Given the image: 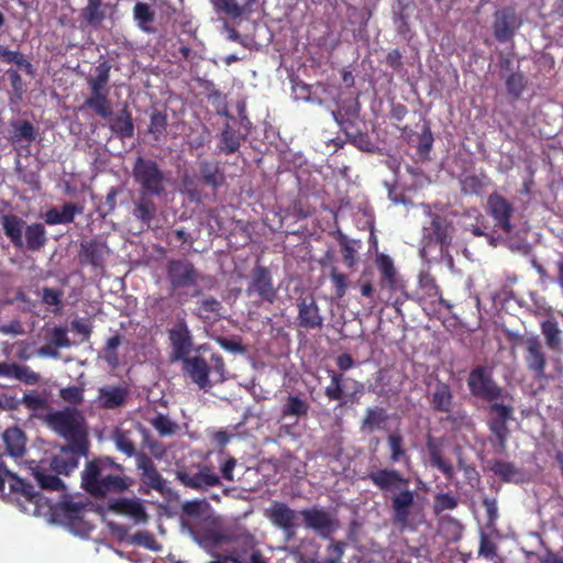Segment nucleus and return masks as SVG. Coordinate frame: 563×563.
Masks as SVG:
<instances>
[{"label": "nucleus", "instance_id": "7ed1b4c3", "mask_svg": "<svg viewBox=\"0 0 563 563\" xmlns=\"http://www.w3.org/2000/svg\"><path fill=\"white\" fill-rule=\"evenodd\" d=\"M197 351L202 354L185 357L183 369L195 384L207 390L213 384L224 380V362L219 354L210 353L207 357L205 354L209 352V349L206 345L199 346Z\"/></svg>", "mask_w": 563, "mask_h": 563}, {"label": "nucleus", "instance_id": "aec40b11", "mask_svg": "<svg viewBox=\"0 0 563 563\" xmlns=\"http://www.w3.org/2000/svg\"><path fill=\"white\" fill-rule=\"evenodd\" d=\"M129 397L126 386H106L99 388L97 404L103 409H117L122 407Z\"/></svg>", "mask_w": 563, "mask_h": 563}, {"label": "nucleus", "instance_id": "c756f323", "mask_svg": "<svg viewBox=\"0 0 563 563\" xmlns=\"http://www.w3.org/2000/svg\"><path fill=\"white\" fill-rule=\"evenodd\" d=\"M108 508L119 515L132 517L134 520H141V501L134 499L119 498L109 501Z\"/></svg>", "mask_w": 563, "mask_h": 563}, {"label": "nucleus", "instance_id": "cd10ccee", "mask_svg": "<svg viewBox=\"0 0 563 563\" xmlns=\"http://www.w3.org/2000/svg\"><path fill=\"white\" fill-rule=\"evenodd\" d=\"M144 417L162 437L173 435L178 430V424L172 421L163 411L154 412L147 409Z\"/></svg>", "mask_w": 563, "mask_h": 563}, {"label": "nucleus", "instance_id": "6e6552de", "mask_svg": "<svg viewBox=\"0 0 563 563\" xmlns=\"http://www.w3.org/2000/svg\"><path fill=\"white\" fill-rule=\"evenodd\" d=\"M9 490H4V495H0L8 503L16 504L23 511L26 510V504H34L37 506L41 501L42 494L35 487L15 474L8 472L5 482Z\"/></svg>", "mask_w": 563, "mask_h": 563}, {"label": "nucleus", "instance_id": "2eb2a0df", "mask_svg": "<svg viewBox=\"0 0 563 563\" xmlns=\"http://www.w3.org/2000/svg\"><path fill=\"white\" fill-rule=\"evenodd\" d=\"M168 277L174 289L194 286L197 280V273L192 265L186 261L172 262Z\"/></svg>", "mask_w": 563, "mask_h": 563}, {"label": "nucleus", "instance_id": "8fccbe9b", "mask_svg": "<svg viewBox=\"0 0 563 563\" xmlns=\"http://www.w3.org/2000/svg\"><path fill=\"white\" fill-rule=\"evenodd\" d=\"M49 342L57 349H67L71 346V342L67 335V329L55 327L51 331Z\"/></svg>", "mask_w": 563, "mask_h": 563}, {"label": "nucleus", "instance_id": "79ce46f5", "mask_svg": "<svg viewBox=\"0 0 563 563\" xmlns=\"http://www.w3.org/2000/svg\"><path fill=\"white\" fill-rule=\"evenodd\" d=\"M120 344L121 336L119 334H114L107 340L103 347V358L112 368H117L119 366V355L117 350Z\"/></svg>", "mask_w": 563, "mask_h": 563}, {"label": "nucleus", "instance_id": "c9c22d12", "mask_svg": "<svg viewBox=\"0 0 563 563\" xmlns=\"http://www.w3.org/2000/svg\"><path fill=\"white\" fill-rule=\"evenodd\" d=\"M452 405V394L446 384L438 383L432 393V406L434 409L448 412Z\"/></svg>", "mask_w": 563, "mask_h": 563}, {"label": "nucleus", "instance_id": "f704fd0d", "mask_svg": "<svg viewBox=\"0 0 563 563\" xmlns=\"http://www.w3.org/2000/svg\"><path fill=\"white\" fill-rule=\"evenodd\" d=\"M490 470L506 482L519 483L522 482L525 477L523 473L514 464L504 461L493 462Z\"/></svg>", "mask_w": 563, "mask_h": 563}, {"label": "nucleus", "instance_id": "680f3d73", "mask_svg": "<svg viewBox=\"0 0 563 563\" xmlns=\"http://www.w3.org/2000/svg\"><path fill=\"white\" fill-rule=\"evenodd\" d=\"M220 308V302L213 298H207L201 300L198 308V313L201 318H210L211 312H217Z\"/></svg>", "mask_w": 563, "mask_h": 563}, {"label": "nucleus", "instance_id": "864d4df0", "mask_svg": "<svg viewBox=\"0 0 563 563\" xmlns=\"http://www.w3.org/2000/svg\"><path fill=\"white\" fill-rule=\"evenodd\" d=\"M166 130V117L161 112H154L151 115V123L148 126V133L153 134L155 139H158Z\"/></svg>", "mask_w": 563, "mask_h": 563}, {"label": "nucleus", "instance_id": "603ef678", "mask_svg": "<svg viewBox=\"0 0 563 563\" xmlns=\"http://www.w3.org/2000/svg\"><path fill=\"white\" fill-rule=\"evenodd\" d=\"M507 89L510 95L518 98L522 95L525 87H526V80L521 74H512L507 79Z\"/></svg>", "mask_w": 563, "mask_h": 563}, {"label": "nucleus", "instance_id": "a18cd8bd", "mask_svg": "<svg viewBox=\"0 0 563 563\" xmlns=\"http://www.w3.org/2000/svg\"><path fill=\"white\" fill-rule=\"evenodd\" d=\"M385 420L386 413L384 409L369 408L367 409L366 417L363 421V429L371 432L379 428Z\"/></svg>", "mask_w": 563, "mask_h": 563}, {"label": "nucleus", "instance_id": "774afa93", "mask_svg": "<svg viewBox=\"0 0 563 563\" xmlns=\"http://www.w3.org/2000/svg\"><path fill=\"white\" fill-rule=\"evenodd\" d=\"M433 142L432 133L429 128H424L419 140V147L422 153L429 152Z\"/></svg>", "mask_w": 563, "mask_h": 563}, {"label": "nucleus", "instance_id": "c85d7f7f", "mask_svg": "<svg viewBox=\"0 0 563 563\" xmlns=\"http://www.w3.org/2000/svg\"><path fill=\"white\" fill-rule=\"evenodd\" d=\"M143 196L146 192L158 194L163 189L161 173L153 163L143 162Z\"/></svg>", "mask_w": 563, "mask_h": 563}, {"label": "nucleus", "instance_id": "a211bd4d", "mask_svg": "<svg viewBox=\"0 0 563 563\" xmlns=\"http://www.w3.org/2000/svg\"><path fill=\"white\" fill-rule=\"evenodd\" d=\"M369 479L382 490H401L408 487L409 481L396 470L383 468L368 474Z\"/></svg>", "mask_w": 563, "mask_h": 563}, {"label": "nucleus", "instance_id": "393cba45", "mask_svg": "<svg viewBox=\"0 0 563 563\" xmlns=\"http://www.w3.org/2000/svg\"><path fill=\"white\" fill-rule=\"evenodd\" d=\"M7 452L14 457H21L25 453L26 438L24 432L18 428H8L3 435Z\"/></svg>", "mask_w": 563, "mask_h": 563}, {"label": "nucleus", "instance_id": "a19ab883", "mask_svg": "<svg viewBox=\"0 0 563 563\" xmlns=\"http://www.w3.org/2000/svg\"><path fill=\"white\" fill-rule=\"evenodd\" d=\"M309 409V405L303 399L297 396H289L286 404L283 407V416H306Z\"/></svg>", "mask_w": 563, "mask_h": 563}, {"label": "nucleus", "instance_id": "f8f14e48", "mask_svg": "<svg viewBox=\"0 0 563 563\" xmlns=\"http://www.w3.org/2000/svg\"><path fill=\"white\" fill-rule=\"evenodd\" d=\"M306 527L327 538L336 530L335 519L327 511L318 508L306 509L300 512Z\"/></svg>", "mask_w": 563, "mask_h": 563}, {"label": "nucleus", "instance_id": "052dcab7", "mask_svg": "<svg viewBox=\"0 0 563 563\" xmlns=\"http://www.w3.org/2000/svg\"><path fill=\"white\" fill-rule=\"evenodd\" d=\"M343 394L342 386H341V376L340 375H332L331 377V384L325 388V395L333 400L341 399Z\"/></svg>", "mask_w": 563, "mask_h": 563}, {"label": "nucleus", "instance_id": "dca6fc26", "mask_svg": "<svg viewBox=\"0 0 563 563\" xmlns=\"http://www.w3.org/2000/svg\"><path fill=\"white\" fill-rule=\"evenodd\" d=\"M269 517L274 525L285 531L287 539L294 536L299 519V515L296 511L285 504H275L269 509Z\"/></svg>", "mask_w": 563, "mask_h": 563}, {"label": "nucleus", "instance_id": "2f4dec72", "mask_svg": "<svg viewBox=\"0 0 563 563\" xmlns=\"http://www.w3.org/2000/svg\"><path fill=\"white\" fill-rule=\"evenodd\" d=\"M12 134L10 136V141L14 143H19L25 141L31 143L35 141L37 132L34 125L26 120H16L11 122Z\"/></svg>", "mask_w": 563, "mask_h": 563}, {"label": "nucleus", "instance_id": "3c124183", "mask_svg": "<svg viewBox=\"0 0 563 563\" xmlns=\"http://www.w3.org/2000/svg\"><path fill=\"white\" fill-rule=\"evenodd\" d=\"M60 397L66 402L79 405L84 401V388L75 385L68 386L60 389Z\"/></svg>", "mask_w": 563, "mask_h": 563}, {"label": "nucleus", "instance_id": "f03ea898", "mask_svg": "<svg viewBox=\"0 0 563 563\" xmlns=\"http://www.w3.org/2000/svg\"><path fill=\"white\" fill-rule=\"evenodd\" d=\"M87 450H78L75 445L66 444L49 459H43L33 467V475L42 489L64 492L66 486L59 475H70L79 465L80 457H87Z\"/></svg>", "mask_w": 563, "mask_h": 563}, {"label": "nucleus", "instance_id": "b1692460", "mask_svg": "<svg viewBox=\"0 0 563 563\" xmlns=\"http://www.w3.org/2000/svg\"><path fill=\"white\" fill-rule=\"evenodd\" d=\"M298 320L299 324L306 329H314L322 325L323 318L313 298L300 299L298 302Z\"/></svg>", "mask_w": 563, "mask_h": 563}, {"label": "nucleus", "instance_id": "a878e982", "mask_svg": "<svg viewBox=\"0 0 563 563\" xmlns=\"http://www.w3.org/2000/svg\"><path fill=\"white\" fill-rule=\"evenodd\" d=\"M519 27L516 15L510 11H503L496 14L494 25L495 36L499 41H507L511 37L515 30Z\"/></svg>", "mask_w": 563, "mask_h": 563}, {"label": "nucleus", "instance_id": "9d476101", "mask_svg": "<svg viewBox=\"0 0 563 563\" xmlns=\"http://www.w3.org/2000/svg\"><path fill=\"white\" fill-rule=\"evenodd\" d=\"M468 387L472 394L488 400L497 399L501 394V389L492 378L490 371L484 367H477L471 372Z\"/></svg>", "mask_w": 563, "mask_h": 563}, {"label": "nucleus", "instance_id": "7c9ffc66", "mask_svg": "<svg viewBox=\"0 0 563 563\" xmlns=\"http://www.w3.org/2000/svg\"><path fill=\"white\" fill-rule=\"evenodd\" d=\"M387 448L389 450V460L393 464L409 463L404 438L398 432H393L387 437Z\"/></svg>", "mask_w": 563, "mask_h": 563}, {"label": "nucleus", "instance_id": "69168bd1", "mask_svg": "<svg viewBox=\"0 0 563 563\" xmlns=\"http://www.w3.org/2000/svg\"><path fill=\"white\" fill-rule=\"evenodd\" d=\"M236 466V460L234 457H229L222 464H221V473H222V477L227 481H230L232 482L234 479V476H233V470L235 468Z\"/></svg>", "mask_w": 563, "mask_h": 563}, {"label": "nucleus", "instance_id": "09e8293b", "mask_svg": "<svg viewBox=\"0 0 563 563\" xmlns=\"http://www.w3.org/2000/svg\"><path fill=\"white\" fill-rule=\"evenodd\" d=\"M7 76L10 80L12 95L15 100H21L25 92V84L18 69L10 68L7 70Z\"/></svg>", "mask_w": 563, "mask_h": 563}, {"label": "nucleus", "instance_id": "72a5a7b5", "mask_svg": "<svg viewBox=\"0 0 563 563\" xmlns=\"http://www.w3.org/2000/svg\"><path fill=\"white\" fill-rule=\"evenodd\" d=\"M375 264L382 274L383 284L388 287H394L397 277L394 261L388 255L378 253L375 258Z\"/></svg>", "mask_w": 563, "mask_h": 563}, {"label": "nucleus", "instance_id": "f3484780", "mask_svg": "<svg viewBox=\"0 0 563 563\" xmlns=\"http://www.w3.org/2000/svg\"><path fill=\"white\" fill-rule=\"evenodd\" d=\"M110 5L103 0H88L86 7L80 10V19L85 26L99 30L108 15Z\"/></svg>", "mask_w": 563, "mask_h": 563}, {"label": "nucleus", "instance_id": "412c9836", "mask_svg": "<svg viewBox=\"0 0 563 563\" xmlns=\"http://www.w3.org/2000/svg\"><path fill=\"white\" fill-rule=\"evenodd\" d=\"M169 339L174 349L176 360L187 357L192 347L190 332L185 322H178L169 331Z\"/></svg>", "mask_w": 563, "mask_h": 563}, {"label": "nucleus", "instance_id": "4468645a", "mask_svg": "<svg viewBox=\"0 0 563 563\" xmlns=\"http://www.w3.org/2000/svg\"><path fill=\"white\" fill-rule=\"evenodd\" d=\"M487 205L492 217L496 221V225L506 233H510L514 229L510 221L514 214L512 205L498 194L490 195Z\"/></svg>", "mask_w": 563, "mask_h": 563}, {"label": "nucleus", "instance_id": "13d9d810", "mask_svg": "<svg viewBox=\"0 0 563 563\" xmlns=\"http://www.w3.org/2000/svg\"><path fill=\"white\" fill-rule=\"evenodd\" d=\"M341 249L343 253V258L347 267H352L357 258H356V249L354 244L346 239H343L341 242Z\"/></svg>", "mask_w": 563, "mask_h": 563}, {"label": "nucleus", "instance_id": "338daca9", "mask_svg": "<svg viewBox=\"0 0 563 563\" xmlns=\"http://www.w3.org/2000/svg\"><path fill=\"white\" fill-rule=\"evenodd\" d=\"M0 332L3 334L20 335L23 334V327L19 320H13L9 324L0 325Z\"/></svg>", "mask_w": 563, "mask_h": 563}, {"label": "nucleus", "instance_id": "4be33fe9", "mask_svg": "<svg viewBox=\"0 0 563 563\" xmlns=\"http://www.w3.org/2000/svg\"><path fill=\"white\" fill-rule=\"evenodd\" d=\"M413 504V492L409 490L407 487L399 490V493L391 498V508L397 523L401 526L407 525Z\"/></svg>", "mask_w": 563, "mask_h": 563}, {"label": "nucleus", "instance_id": "9b49d317", "mask_svg": "<svg viewBox=\"0 0 563 563\" xmlns=\"http://www.w3.org/2000/svg\"><path fill=\"white\" fill-rule=\"evenodd\" d=\"M454 228L452 221L446 217L430 214L429 224L423 225V239L430 243H439L442 247L450 245L452 242Z\"/></svg>", "mask_w": 563, "mask_h": 563}, {"label": "nucleus", "instance_id": "37998d69", "mask_svg": "<svg viewBox=\"0 0 563 563\" xmlns=\"http://www.w3.org/2000/svg\"><path fill=\"white\" fill-rule=\"evenodd\" d=\"M428 451L430 454L431 464L439 468L446 476H451L453 473L452 465L442 457L439 449L437 448L432 440L428 441Z\"/></svg>", "mask_w": 563, "mask_h": 563}, {"label": "nucleus", "instance_id": "6ab92c4d", "mask_svg": "<svg viewBox=\"0 0 563 563\" xmlns=\"http://www.w3.org/2000/svg\"><path fill=\"white\" fill-rule=\"evenodd\" d=\"M525 361L527 363L528 368L532 371L537 377H543L547 360L543 353L541 342L539 341L538 338H528L525 341Z\"/></svg>", "mask_w": 563, "mask_h": 563}, {"label": "nucleus", "instance_id": "423d86ee", "mask_svg": "<svg viewBox=\"0 0 563 563\" xmlns=\"http://www.w3.org/2000/svg\"><path fill=\"white\" fill-rule=\"evenodd\" d=\"M110 78V66L107 62L96 67V75L87 78L90 87V96L85 100L82 108L95 111L96 114L108 119L112 114V104L108 98V82Z\"/></svg>", "mask_w": 563, "mask_h": 563}, {"label": "nucleus", "instance_id": "4d7b16f0", "mask_svg": "<svg viewBox=\"0 0 563 563\" xmlns=\"http://www.w3.org/2000/svg\"><path fill=\"white\" fill-rule=\"evenodd\" d=\"M232 561L234 563H265L262 554L255 550L238 553L232 558Z\"/></svg>", "mask_w": 563, "mask_h": 563}, {"label": "nucleus", "instance_id": "bf43d9fd", "mask_svg": "<svg viewBox=\"0 0 563 563\" xmlns=\"http://www.w3.org/2000/svg\"><path fill=\"white\" fill-rule=\"evenodd\" d=\"M457 505L456 499L449 494H441L437 496L434 503V509L437 512H441L444 510L453 509Z\"/></svg>", "mask_w": 563, "mask_h": 563}, {"label": "nucleus", "instance_id": "473e14b6", "mask_svg": "<svg viewBox=\"0 0 563 563\" xmlns=\"http://www.w3.org/2000/svg\"><path fill=\"white\" fill-rule=\"evenodd\" d=\"M0 60L5 64H14L25 70L27 75L34 74L33 65L20 51H11L8 46L0 45Z\"/></svg>", "mask_w": 563, "mask_h": 563}, {"label": "nucleus", "instance_id": "4c0bfd02", "mask_svg": "<svg viewBox=\"0 0 563 563\" xmlns=\"http://www.w3.org/2000/svg\"><path fill=\"white\" fill-rule=\"evenodd\" d=\"M111 131L120 137H130L133 134L131 115L123 111L110 122Z\"/></svg>", "mask_w": 563, "mask_h": 563}, {"label": "nucleus", "instance_id": "39448f33", "mask_svg": "<svg viewBox=\"0 0 563 563\" xmlns=\"http://www.w3.org/2000/svg\"><path fill=\"white\" fill-rule=\"evenodd\" d=\"M45 422L78 450H87L89 446L85 419L76 409L67 407L49 412L45 417Z\"/></svg>", "mask_w": 563, "mask_h": 563}, {"label": "nucleus", "instance_id": "49530a36", "mask_svg": "<svg viewBox=\"0 0 563 563\" xmlns=\"http://www.w3.org/2000/svg\"><path fill=\"white\" fill-rule=\"evenodd\" d=\"M13 378L27 385H35L40 382L41 375L32 371L26 365L15 363V366L13 367Z\"/></svg>", "mask_w": 563, "mask_h": 563}, {"label": "nucleus", "instance_id": "58836bf2", "mask_svg": "<svg viewBox=\"0 0 563 563\" xmlns=\"http://www.w3.org/2000/svg\"><path fill=\"white\" fill-rule=\"evenodd\" d=\"M542 334L549 347L556 350L562 344L561 330L555 321L547 320L541 324Z\"/></svg>", "mask_w": 563, "mask_h": 563}, {"label": "nucleus", "instance_id": "ddd939ff", "mask_svg": "<svg viewBox=\"0 0 563 563\" xmlns=\"http://www.w3.org/2000/svg\"><path fill=\"white\" fill-rule=\"evenodd\" d=\"M246 292L250 297L255 295L268 302L275 300L276 289L273 286L271 275L266 268L258 266L253 269Z\"/></svg>", "mask_w": 563, "mask_h": 563}, {"label": "nucleus", "instance_id": "c03bdc74", "mask_svg": "<svg viewBox=\"0 0 563 563\" xmlns=\"http://www.w3.org/2000/svg\"><path fill=\"white\" fill-rule=\"evenodd\" d=\"M64 291L52 287H43L42 289V302L46 306L54 307V312H58L63 307Z\"/></svg>", "mask_w": 563, "mask_h": 563}, {"label": "nucleus", "instance_id": "0eeeda50", "mask_svg": "<svg viewBox=\"0 0 563 563\" xmlns=\"http://www.w3.org/2000/svg\"><path fill=\"white\" fill-rule=\"evenodd\" d=\"M177 478L180 483L196 490H207L221 484V477L216 468L206 463H199L189 468H183L177 472Z\"/></svg>", "mask_w": 563, "mask_h": 563}, {"label": "nucleus", "instance_id": "bb28decb", "mask_svg": "<svg viewBox=\"0 0 563 563\" xmlns=\"http://www.w3.org/2000/svg\"><path fill=\"white\" fill-rule=\"evenodd\" d=\"M492 412L495 417L490 422V429L503 443L507 434L505 423L511 418L512 408L495 402L492 405Z\"/></svg>", "mask_w": 563, "mask_h": 563}, {"label": "nucleus", "instance_id": "e2e57ef3", "mask_svg": "<svg viewBox=\"0 0 563 563\" xmlns=\"http://www.w3.org/2000/svg\"><path fill=\"white\" fill-rule=\"evenodd\" d=\"M201 174L206 183L216 186L218 184V173L216 165L211 163L201 164Z\"/></svg>", "mask_w": 563, "mask_h": 563}, {"label": "nucleus", "instance_id": "f257e3e1", "mask_svg": "<svg viewBox=\"0 0 563 563\" xmlns=\"http://www.w3.org/2000/svg\"><path fill=\"white\" fill-rule=\"evenodd\" d=\"M134 481L123 475V467L110 457H96L86 463L81 473V487L95 498L122 494Z\"/></svg>", "mask_w": 563, "mask_h": 563}, {"label": "nucleus", "instance_id": "6e6d98bb", "mask_svg": "<svg viewBox=\"0 0 563 563\" xmlns=\"http://www.w3.org/2000/svg\"><path fill=\"white\" fill-rule=\"evenodd\" d=\"M331 280L335 287V294L339 298H342L347 289V277L345 274L338 272L335 268L331 271Z\"/></svg>", "mask_w": 563, "mask_h": 563}, {"label": "nucleus", "instance_id": "ea45409f", "mask_svg": "<svg viewBox=\"0 0 563 563\" xmlns=\"http://www.w3.org/2000/svg\"><path fill=\"white\" fill-rule=\"evenodd\" d=\"M114 441L118 450L121 451L122 453L126 454L128 456L136 455V465L140 468L141 453H136L134 443L130 439V437L124 431L117 430L114 433Z\"/></svg>", "mask_w": 563, "mask_h": 563}, {"label": "nucleus", "instance_id": "1a4fd4ad", "mask_svg": "<svg viewBox=\"0 0 563 563\" xmlns=\"http://www.w3.org/2000/svg\"><path fill=\"white\" fill-rule=\"evenodd\" d=\"M110 250L101 239L82 240L80 242L78 258L81 265L93 268H103Z\"/></svg>", "mask_w": 563, "mask_h": 563}, {"label": "nucleus", "instance_id": "20e7f679", "mask_svg": "<svg viewBox=\"0 0 563 563\" xmlns=\"http://www.w3.org/2000/svg\"><path fill=\"white\" fill-rule=\"evenodd\" d=\"M1 225L4 235L18 249L25 246L32 252L40 251L47 243L46 230L44 224L26 222L16 214H3Z\"/></svg>", "mask_w": 563, "mask_h": 563}, {"label": "nucleus", "instance_id": "5fc2aeb1", "mask_svg": "<svg viewBox=\"0 0 563 563\" xmlns=\"http://www.w3.org/2000/svg\"><path fill=\"white\" fill-rule=\"evenodd\" d=\"M117 195L118 189L115 187H111L108 191L103 201L100 202L98 207V212L104 218L107 214L111 213L117 205Z\"/></svg>", "mask_w": 563, "mask_h": 563}, {"label": "nucleus", "instance_id": "e433bc0d", "mask_svg": "<svg viewBox=\"0 0 563 563\" xmlns=\"http://www.w3.org/2000/svg\"><path fill=\"white\" fill-rule=\"evenodd\" d=\"M254 0H217V7L227 14L236 18L245 13Z\"/></svg>", "mask_w": 563, "mask_h": 563}, {"label": "nucleus", "instance_id": "0e129e2a", "mask_svg": "<svg viewBox=\"0 0 563 563\" xmlns=\"http://www.w3.org/2000/svg\"><path fill=\"white\" fill-rule=\"evenodd\" d=\"M142 467H143V478L148 477L150 479L153 481V487L158 490H162L163 483L161 482V478L156 475V473L152 470L150 461L145 460L143 457Z\"/></svg>", "mask_w": 563, "mask_h": 563}, {"label": "nucleus", "instance_id": "de8ad7c7", "mask_svg": "<svg viewBox=\"0 0 563 563\" xmlns=\"http://www.w3.org/2000/svg\"><path fill=\"white\" fill-rule=\"evenodd\" d=\"M20 402L30 411H38L48 408V400L36 394H24Z\"/></svg>", "mask_w": 563, "mask_h": 563}, {"label": "nucleus", "instance_id": "5701e85b", "mask_svg": "<svg viewBox=\"0 0 563 563\" xmlns=\"http://www.w3.org/2000/svg\"><path fill=\"white\" fill-rule=\"evenodd\" d=\"M84 207L74 202H66L58 210L56 207L49 208L43 216L47 225L68 224L75 220L77 214H81Z\"/></svg>", "mask_w": 563, "mask_h": 563}]
</instances>
